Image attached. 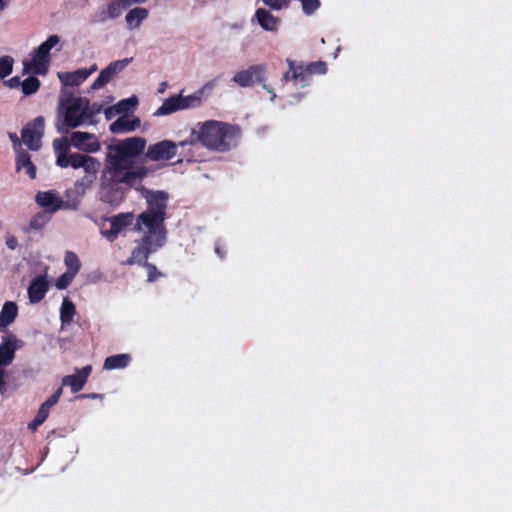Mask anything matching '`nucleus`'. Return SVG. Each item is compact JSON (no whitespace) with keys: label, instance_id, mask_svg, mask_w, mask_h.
<instances>
[{"label":"nucleus","instance_id":"1","mask_svg":"<svg viewBox=\"0 0 512 512\" xmlns=\"http://www.w3.org/2000/svg\"><path fill=\"white\" fill-rule=\"evenodd\" d=\"M145 146L144 138L130 137L108 147L100 184V197L104 203L118 205L124 198L120 184L135 188L147 177L149 169L135 165V158L143 154Z\"/></svg>","mask_w":512,"mask_h":512},{"label":"nucleus","instance_id":"2","mask_svg":"<svg viewBox=\"0 0 512 512\" xmlns=\"http://www.w3.org/2000/svg\"><path fill=\"white\" fill-rule=\"evenodd\" d=\"M242 136L241 128L236 124L227 122L208 120L198 123L197 127L192 129L187 140L180 141L179 145L201 144L205 148L216 152H228L235 148Z\"/></svg>","mask_w":512,"mask_h":512},{"label":"nucleus","instance_id":"3","mask_svg":"<svg viewBox=\"0 0 512 512\" xmlns=\"http://www.w3.org/2000/svg\"><path fill=\"white\" fill-rule=\"evenodd\" d=\"M164 221V218L144 211L137 216L134 230L142 232L145 227L147 229L146 234L143 236L145 237V242L155 240L157 246H163L166 241L167 233Z\"/></svg>","mask_w":512,"mask_h":512},{"label":"nucleus","instance_id":"4","mask_svg":"<svg viewBox=\"0 0 512 512\" xmlns=\"http://www.w3.org/2000/svg\"><path fill=\"white\" fill-rule=\"evenodd\" d=\"M72 168L79 169L83 168L85 175L75 182V190L79 194L85 193V191L91 187L97 178V174L101 167V163L98 159L89 155L79 160L74 159Z\"/></svg>","mask_w":512,"mask_h":512},{"label":"nucleus","instance_id":"5","mask_svg":"<svg viewBox=\"0 0 512 512\" xmlns=\"http://www.w3.org/2000/svg\"><path fill=\"white\" fill-rule=\"evenodd\" d=\"M88 105L89 100L86 98L71 99L65 110L64 124L69 128H76L92 117V113H88Z\"/></svg>","mask_w":512,"mask_h":512},{"label":"nucleus","instance_id":"6","mask_svg":"<svg viewBox=\"0 0 512 512\" xmlns=\"http://www.w3.org/2000/svg\"><path fill=\"white\" fill-rule=\"evenodd\" d=\"M135 189L141 193L143 198L146 199L147 212L166 219L168 194L165 191H152L141 184H138V186L136 185Z\"/></svg>","mask_w":512,"mask_h":512},{"label":"nucleus","instance_id":"7","mask_svg":"<svg viewBox=\"0 0 512 512\" xmlns=\"http://www.w3.org/2000/svg\"><path fill=\"white\" fill-rule=\"evenodd\" d=\"M44 134V118L36 117L28 122L21 131L23 142L30 150L36 151L41 147V138Z\"/></svg>","mask_w":512,"mask_h":512},{"label":"nucleus","instance_id":"8","mask_svg":"<svg viewBox=\"0 0 512 512\" xmlns=\"http://www.w3.org/2000/svg\"><path fill=\"white\" fill-rule=\"evenodd\" d=\"M265 80L266 68L262 64L249 66L247 69L235 73L232 78V81L243 88L263 83Z\"/></svg>","mask_w":512,"mask_h":512},{"label":"nucleus","instance_id":"9","mask_svg":"<svg viewBox=\"0 0 512 512\" xmlns=\"http://www.w3.org/2000/svg\"><path fill=\"white\" fill-rule=\"evenodd\" d=\"M179 143L171 140H162L148 146L146 158L151 161H169L177 155Z\"/></svg>","mask_w":512,"mask_h":512},{"label":"nucleus","instance_id":"10","mask_svg":"<svg viewBox=\"0 0 512 512\" xmlns=\"http://www.w3.org/2000/svg\"><path fill=\"white\" fill-rule=\"evenodd\" d=\"M71 140L68 141L66 138L55 139L53 141V147L56 153V165L61 168H67L73 166L74 159L84 158L87 154L81 153H70Z\"/></svg>","mask_w":512,"mask_h":512},{"label":"nucleus","instance_id":"11","mask_svg":"<svg viewBox=\"0 0 512 512\" xmlns=\"http://www.w3.org/2000/svg\"><path fill=\"white\" fill-rule=\"evenodd\" d=\"M132 61V58H125L111 62L106 68L102 69L98 77L91 85V89L97 90L109 83L116 74L120 73Z\"/></svg>","mask_w":512,"mask_h":512},{"label":"nucleus","instance_id":"12","mask_svg":"<svg viewBox=\"0 0 512 512\" xmlns=\"http://www.w3.org/2000/svg\"><path fill=\"white\" fill-rule=\"evenodd\" d=\"M162 246H157L155 240H150L149 242H145V237H142L138 246H136L131 253V256L127 259L126 263L128 265H133L135 263L145 266L148 263V258L150 254L157 251Z\"/></svg>","mask_w":512,"mask_h":512},{"label":"nucleus","instance_id":"13","mask_svg":"<svg viewBox=\"0 0 512 512\" xmlns=\"http://www.w3.org/2000/svg\"><path fill=\"white\" fill-rule=\"evenodd\" d=\"M133 221V213H120L118 215L112 216L109 218L111 225L110 229L102 231V235L110 242H113L117 239L121 231L132 225Z\"/></svg>","mask_w":512,"mask_h":512},{"label":"nucleus","instance_id":"14","mask_svg":"<svg viewBox=\"0 0 512 512\" xmlns=\"http://www.w3.org/2000/svg\"><path fill=\"white\" fill-rule=\"evenodd\" d=\"M71 145L85 153H95L100 150L98 138L91 133L76 131L71 135Z\"/></svg>","mask_w":512,"mask_h":512},{"label":"nucleus","instance_id":"15","mask_svg":"<svg viewBox=\"0 0 512 512\" xmlns=\"http://www.w3.org/2000/svg\"><path fill=\"white\" fill-rule=\"evenodd\" d=\"M50 55L42 54L38 48L32 53V59L24 62V72L35 75H45L50 64Z\"/></svg>","mask_w":512,"mask_h":512},{"label":"nucleus","instance_id":"16","mask_svg":"<svg viewBox=\"0 0 512 512\" xmlns=\"http://www.w3.org/2000/svg\"><path fill=\"white\" fill-rule=\"evenodd\" d=\"M49 289V282L46 275H38L32 279L28 287V298L30 303L36 304L44 299Z\"/></svg>","mask_w":512,"mask_h":512},{"label":"nucleus","instance_id":"17","mask_svg":"<svg viewBox=\"0 0 512 512\" xmlns=\"http://www.w3.org/2000/svg\"><path fill=\"white\" fill-rule=\"evenodd\" d=\"M91 372L92 367L90 365L77 369L75 374L63 377L62 385L69 386L73 393H77L83 389Z\"/></svg>","mask_w":512,"mask_h":512},{"label":"nucleus","instance_id":"18","mask_svg":"<svg viewBox=\"0 0 512 512\" xmlns=\"http://www.w3.org/2000/svg\"><path fill=\"white\" fill-rule=\"evenodd\" d=\"M17 338L14 335L2 338L0 344V366H8L15 357V351L18 348Z\"/></svg>","mask_w":512,"mask_h":512},{"label":"nucleus","instance_id":"19","mask_svg":"<svg viewBox=\"0 0 512 512\" xmlns=\"http://www.w3.org/2000/svg\"><path fill=\"white\" fill-rule=\"evenodd\" d=\"M140 126V120L137 117L129 118L122 115L110 125V131L113 134H121L136 130Z\"/></svg>","mask_w":512,"mask_h":512},{"label":"nucleus","instance_id":"20","mask_svg":"<svg viewBox=\"0 0 512 512\" xmlns=\"http://www.w3.org/2000/svg\"><path fill=\"white\" fill-rule=\"evenodd\" d=\"M58 78L64 86H79L88 77L89 72H86V68L78 69L72 72H58Z\"/></svg>","mask_w":512,"mask_h":512},{"label":"nucleus","instance_id":"21","mask_svg":"<svg viewBox=\"0 0 512 512\" xmlns=\"http://www.w3.org/2000/svg\"><path fill=\"white\" fill-rule=\"evenodd\" d=\"M289 71L285 73L284 79L286 81L292 80L295 82H306L310 74L308 73L307 66L302 64L297 65L293 60L287 59Z\"/></svg>","mask_w":512,"mask_h":512},{"label":"nucleus","instance_id":"22","mask_svg":"<svg viewBox=\"0 0 512 512\" xmlns=\"http://www.w3.org/2000/svg\"><path fill=\"white\" fill-rule=\"evenodd\" d=\"M181 93L164 100L163 104L154 112V116H166L181 111Z\"/></svg>","mask_w":512,"mask_h":512},{"label":"nucleus","instance_id":"23","mask_svg":"<svg viewBox=\"0 0 512 512\" xmlns=\"http://www.w3.org/2000/svg\"><path fill=\"white\" fill-rule=\"evenodd\" d=\"M255 17L259 25L266 31H275L277 30L279 24V18L275 17L269 11L259 8L256 10Z\"/></svg>","mask_w":512,"mask_h":512},{"label":"nucleus","instance_id":"24","mask_svg":"<svg viewBox=\"0 0 512 512\" xmlns=\"http://www.w3.org/2000/svg\"><path fill=\"white\" fill-rule=\"evenodd\" d=\"M41 207L56 211L61 205V199L52 191L38 192L35 198Z\"/></svg>","mask_w":512,"mask_h":512},{"label":"nucleus","instance_id":"25","mask_svg":"<svg viewBox=\"0 0 512 512\" xmlns=\"http://www.w3.org/2000/svg\"><path fill=\"white\" fill-rule=\"evenodd\" d=\"M148 15L149 11L146 8L135 7L126 14L125 20L130 29H136L148 18Z\"/></svg>","mask_w":512,"mask_h":512},{"label":"nucleus","instance_id":"26","mask_svg":"<svg viewBox=\"0 0 512 512\" xmlns=\"http://www.w3.org/2000/svg\"><path fill=\"white\" fill-rule=\"evenodd\" d=\"M16 169L17 171H20L22 169H25L27 175L31 179L36 178V166L31 161L30 155L26 151H19L16 155Z\"/></svg>","mask_w":512,"mask_h":512},{"label":"nucleus","instance_id":"27","mask_svg":"<svg viewBox=\"0 0 512 512\" xmlns=\"http://www.w3.org/2000/svg\"><path fill=\"white\" fill-rule=\"evenodd\" d=\"M131 362L129 354H116L105 359L103 368L105 370L123 369Z\"/></svg>","mask_w":512,"mask_h":512},{"label":"nucleus","instance_id":"28","mask_svg":"<svg viewBox=\"0 0 512 512\" xmlns=\"http://www.w3.org/2000/svg\"><path fill=\"white\" fill-rule=\"evenodd\" d=\"M18 315V306L13 301H7L4 303L0 312L1 325L9 326L12 324Z\"/></svg>","mask_w":512,"mask_h":512},{"label":"nucleus","instance_id":"29","mask_svg":"<svg viewBox=\"0 0 512 512\" xmlns=\"http://www.w3.org/2000/svg\"><path fill=\"white\" fill-rule=\"evenodd\" d=\"M75 313L76 308L74 303L68 298H64L60 309V319L62 324H70L73 320Z\"/></svg>","mask_w":512,"mask_h":512},{"label":"nucleus","instance_id":"30","mask_svg":"<svg viewBox=\"0 0 512 512\" xmlns=\"http://www.w3.org/2000/svg\"><path fill=\"white\" fill-rule=\"evenodd\" d=\"M64 262L67 267V272H70L74 275L78 274L81 268V263L76 253L67 251L65 253Z\"/></svg>","mask_w":512,"mask_h":512},{"label":"nucleus","instance_id":"31","mask_svg":"<svg viewBox=\"0 0 512 512\" xmlns=\"http://www.w3.org/2000/svg\"><path fill=\"white\" fill-rule=\"evenodd\" d=\"M202 103L201 92H194L191 95L183 96L181 94L182 110L199 107Z\"/></svg>","mask_w":512,"mask_h":512},{"label":"nucleus","instance_id":"32","mask_svg":"<svg viewBox=\"0 0 512 512\" xmlns=\"http://www.w3.org/2000/svg\"><path fill=\"white\" fill-rule=\"evenodd\" d=\"M130 5L126 4L124 0H111L107 7L108 17L111 19L118 18L123 9L128 8Z\"/></svg>","mask_w":512,"mask_h":512},{"label":"nucleus","instance_id":"33","mask_svg":"<svg viewBox=\"0 0 512 512\" xmlns=\"http://www.w3.org/2000/svg\"><path fill=\"white\" fill-rule=\"evenodd\" d=\"M40 81L35 76H30L21 82V88L24 95L29 96L36 93L40 88Z\"/></svg>","mask_w":512,"mask_h":512},{"label":"nucleus","instance_id":"34","mask_svg":"<svg viewBox=\"0 0 512 512\" xmlns=\"http://www.w3.org/2000/svg\"><path fill=\"white\" fill-rule=\"evenodd\" d=\"M50 409L51 408L42 403L34 420L29 423L28 428L35 431L40 425H42L48 418Z\"/></svg>","mask_w":512,"mask_h":512},{"label":"nucleus","instance_id":"35","mask_svg":"<svg viewBox=\"0 0 512 512\" xmlns=\"http://www.w3.org/2000/svg\"><path fill=\"white\" fill-rule=\"evenodd\" d=\"M137 103V98L132 96L130 98L120 100L117 104L114 105V107L116 109V113L127 115L128 112L133 111Z\"/></svg>","mask_w":512,"mask_h":512},{"label":"nucleus","instance_id":"36","mask_svg":"<svg viewBox=\"0 0 512 512\" xmlns=\"http://www.w3.org/2000/svg\"><path fill=\"white\" fill-rule=\"evenodd\" d=\"M14 60L11 56L0 57V79L12 73Z\"/></svg>","mask_w":512,"mask_h":512},{"label":"nucleus","instance_id":"37","mask_svg":"<svg viewBox=\"0 0 512 512\" xmlns=\"http://www.w3.org/2000/svg\"><path fill=\"white\" fill-rule=\"evenodd\" d=\"M60 42V38L58 35H51L47 38L46 41L41 43L37 48L40 50L42 54L50 55V50Z\"/></svg>","mask_w":512,"mask_h":512},{"label":"nucleus","instance_id":"38","mask_svg":"<svg viewBox=\"0 0 512 512\" xmlns=\"http://www.w3.org/2000/svg\"><path fill=\"white\" fill-rule=\"evenodd\" d=\"M75 276L76 275H74L70 272H67V271L64 272L61 276H59L57 278L56 283H55L56 288L59 290L66 289L71 284V282L73 281Z\"/></svg>","mask_w":512,"mask_h":512},{"label":"nucleus","instance_id":"39","mask_svg":"<svg viewBox=\"0 0 512 512\" xmlns=\"http://www.w3.org/2000/svg\"><path fill=\"white\" fill-rule=\"evenodd\" d=\"M306 66L310 76L313 74H325L327 72V64L323 61L311 62Z\"/></svg>","mask_w":512,"mask_h":512},{"label":"nucleus","instance_id":"40","mask_svg":"<svg viewBox=\"0 0 512 512\" xmlns=\"http://www.w3.org/2000/svg\"><path fill=\"white\" fill-rule=\"evenodd\" d=\"M263 3L273 10H281L282 8L288 7L291 0H262Z\"/></svg>","mask_w":512,"mask_h":512},{"label":"nucleus","instance_id":"41","mask_svg":"<svg viewBox=\"0 0 512 512\" xmlns=\"http://www.w3.org/2000/svg\"><path fill=\"white\" fill-rule=\"evenodd\" d=\"M63 393V388L59 387L43 404L47 407L51 408L56 405Z\"/></svg>","mask_w":512,"mask_h":512},{"label":"nucleus","instance_id":"42","mask_svg":"<svg viewBox=\"0 0 512 512\" xmlns=\"http://www.w3.org/2000/svg\"><path fill=\"white\" fill-rule=\"evenodd\" d=\"M144 267H146L148 270V282H154L161 275V273L157 270L156 266L149 262L146 263Z\"/></svg>","mask_w":512,"mask_h":512},{"label":"nucleus","instance_id":"43","mask_svg":"<svg viewBox=\"0 0 512 512\" xmlns=\"http://www.w3.org/2000/svg\"><path fill=\"white\" fill-rule=\"evenodd\" d=\"M44 226V216L38 214L30 220V227L34 230H40Z\"/></svg>","mask_w":512,"mask_h":512},{"label":"nucleus","instance_id":"44","mask_svg":"<svg viewBox=\"0 0 512 512\" xmlns=\"http://www.w3.org/2000/svg\"><path fill=\"white\" fill-rule=\"evenodd\" d=\"M216 84H217V78L212 79V80L208 81L207 83H205L202 88L197 90V92H201V97L203 98V96L205 94L210 93L214 89Z\"/></svg>","mask_w":512,"mask_h":512},{"label":"nucleus","instance_id":"45","mask_svg":"<svg viewBox=\"0 0 512 512\" xmlns=\"http://www.w3.org/2000/svg\"><path fill=\"white\" fill-rule=\"evenodd\" d=\"M21 80H20V77L18 76H14L12 78H10L9 80L5 81V85H7L8 87L12 88V89H15V88H18L21 86Z\"/></svg>","mask_w":512,"mask_h":512},{"label":"nucleus","instance_id":"46","mask_svg":"<svg viewBox=\"0 0 512 512\" xmlns=\"http://www.w3.org/2000/svg\"><path fill=\"white\" fill-rule=\"evenodd\" d=\"M6 245L9 249L15 250L18 246V240L16 237L11 236L6 239Z\"/></svg>","mask_w":512,"mask_h":512},{"label":"nucleus","instance_id":"47","mask_svg":"<svg viewBox=\"0 0 512 512\" xmlns=\"http://www.w3.org/2000/svg\"><path fill=\"white\" fill-rule=\"evenodd\" d=\"M104 113H105V117L107 120H111L113 117H115L118 114V113H116V109H115L114 105L105 109Z\"/></svg>","mask_w":512,"mask_h":512},{"label":"nucleus","instance_id":"48","mask_svg":"<svg viewBox=\"0 0 512 512\" xmlns=\"http://www.w3.org/2000/svg\"><path fill=\"white\" fill-rule=\"evenodd\" d=\"M5 391V374L2 369H0V393Z\"/></svg>","mask_w":512,"mask_h":512},{"label":"nucleus","instance_id":"49","mask_svg":"<svg viewBox=\"0 0 512 512\" xmlns=\"http://www.w3.org/2000/svg\"><path fill=\"white\" fill-rule=\"evenodd\" d=\"M9 138L14 144V147L20 146V140L16 133H9Z\"/></svg>","mask_w":512,"mask_h":512},{"label":"nucleus","instance_id":"50","mask_svg":"<svg viewBox=\"0 0 512 512\" xmlns=\"http://www.w3.org/2000/svg\"><path fill=\"white\" fill-rule=\"evenodd\" d=\"M92 108H93V110L92 111L88 110V113H92V116H93L94 114L101 112L102 106L101 105L97 106L96 104H93Z\"/></svg>","mask_w":512,"mask_h":512},{"label":"nucleus","instance_id":"51","mask_svg":"<svg viewBox=\"0 0 512 512\" xmlns=\"http://www.w3.org/2000/svg\"><path fill=\"white\" fill-rule=\"evenodd\" d=\"M99 395L98 394H95V393H92V394H80L77 396V398H92V399H96L98 398Z\"/></svg>","mask_w":512,"mask_h":512},{"label":"nucleus","instance_id":"52","mask_svg":"<svg viewBox=\"0 0 512 512\" xmlns=\"http://www.w3.org/2000/svg\"><path fill=\"white\" fill-rule=\"evenodd\" d=\"M124 1L126 2V4H129L131 6L133 4H143L147 0H124Z\"/></svg>","mask_w":512,"mask_h":512},{"label":"nucleus","instance_id":"53","mask_svg":"<svg viewBox=\"0 0 512 512\" xmlns=\"http://www.w3.org/2000/svg\"><path fill=\"white\" fill-rule=\"evenodd\" d=\"M97 70V65L93 64L89 69H86V72H89V76Z\"/></svg>","mask_w":512,"mask_h":512},{"label":"nucleus","instance_id":"54","mask_svg":"<svg viewBox=\"0 0 512 512\" xmlns=\"http://www.w3.org/2000/svg\"><path fill=\"white\" fill-rule=\"evenodd\" d=\"M10 0H0V9L3 10L9 3Z\"/></svg>","mask_w":512,"mask_h":512},{"label":"nucleus","instance_id":"55","mask_svg":"<svg viewBox=\"0 0 512 512\" xmlns=\"http://www.w3.org/2000/svg\"><path fill=\"white\" fill-rule=\"evenodd\" d=\"M263 88L267 90L269 93H273V90L270 89L266 84H263Z\"/></svg>","mask_w":512,"mask_h":512},{"label":"nucleus","instance_id":"56","mask_svg":"<svg viewBox=\"0 0 512 512\" xmlns=\"http://www.w3.org/2000/svg\"><path fill=\"white\" fill-rule=\"evenodd\" d=\"M161 85H162V86H161V88L159 89V92H160V93L164 92L166 83H162Z\"/></svg>","mask_w":512,"mask_h":512}]
</instances>
